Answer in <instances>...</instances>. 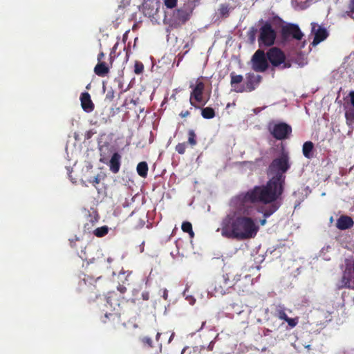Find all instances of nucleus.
Returning <instances> with one entry per match:
<instances>
[{
	"label": "nucleus",
	"mask_w": 354,
	"mask_h": 354,
	"mask_svg": "<svg viewBox=\"0 0 354 354\" xmlns=\"http://www.w3.org/2000/svg\"><path fill=\"white\" fill-rule=\"evenodd\" d=\"M270 203V201L252 189L241 193L230 201V209L222 219L221 232L222 236L239 241L254 239L259 231L258 218L254 216L255 207L252 204Z\"/></svg>",
	"instance_id": "obj_1"
},
{
	"label": "nucleus",
	"mask_w": 354,
	"mask_h": 354,
	"mask_svg": "<svg viewBox=\"0 0 354 354\" xmlns=\"http://www.w3.org/2000/svg\"><path fill=\"white\" fill-rule=\"evenodd\" d=\"M288 155L283 153L281 156L272 160L268 167V175L272 178L266 185L255 186L252 189L271 202L269 209L263 211L265 216H270L281 206L277 201L283 192L286 176L284 174L289 169Z\"/></svg>",
	"instance_id": "obj_2"
},
{
	"label": "nucleus",
	"mask_w": 354,
	"mask_h": 354,
	"mask_svg": "<svg viewBox=\"0 0 354 354\" xmlns=\"http://www.w3.org/2000/svg\"><path fill=\"white\" fill-rule=\"evenodd\" d=\"M276 35V32L272 28L271 24L268 23L265 24L259 30V37L258 39L259 46H272L274 43Z\"/></svg>",
	"instance_id": "obj_3"
},
{
	"label": "nucleus",
	"mask_w": 354,
	"mask_h": 354,
	"mask_svg": "<svg viewBox=\"0 0 354 354\" xmlns=\"http://www.w3.org/2000/svg\"><path fill=\"white\" fill-rule=\"evenodd\" d=\"M268 130L277 140L286 139L292 132L291 127L285 122H271Z\"/></svg>",
	"instance_id": "obj_4"
},
{
	"label": "nucleus",
	"mask_w": 354,
	"mask_h": 354,
	"mask_svg": "<svg viewBox=\"0 0 354 354\" xmlns=\"http://www.w3.org/2000/svg\"><path fill=\"white\" fill-rule=\"evenodd\" d=\"M266 55L273 66H279L281 68L290 67V64L285 62L286 58L283 53L277 48H270Z\"/></svg>",
	"instance_id": "obj_5"
},
{
	"label": "nucleus",
	"mask_w": 354,
	"mask_h": 354,
	"mask_svg": "<svg viewBox=\"0 0 354 354\" xmlns=\"http://www.w3.org/2000/svg\"><path fill=\"white\" fill-rule=\"evenodd\" d=\"M252 68L256 72H264L268 68L267 55L261 50H257L252 55L251 61Z\"/></svg>",
	"instance_id": "obj_6"
},
{
	"label": "nucleus",
	"mask_w": 354,
	"mask_h": 354,
	"mask_svg": "<svg viewBox=\"0 0 354 354\" xmlns=\"http://www.w3.org/2000/svg\"><path fill=\"white\" fill-rule=\"evenodd\" d=\"M229 281L228 274L223 275L222 279L218 282H215L207 288L208 295L211 297L222 296L226 293Z\"/></svg>",
	"instance_id": "obj_7"
},
{
	"label": "nucleus",
	"mask_w": 354,
	"mask_h": 354,
	"mask_svg": "<svg viewBox=\"0 0 354 354\" xmlns=\"http://www.w3.org/2000/svg\"><path fill=\"white\" fill-rule=\"evenodd\" d=\"M311 32L314 35V39L312 45L316 46L324 39L328 35V31L325 28L319 26L316 23H311Z\"/></svg>",
	"instance_id": "obj_8"
},
{
	"label": "nucleus",
	"mask_w": 354,
	"mask_h": 354,
	"mask_svg": "<svg viewBox=\"0 0 354 354\" xmlns=\"http://www.w3.org/2000/svg\"><path fill=\"white\" fill-rule=\"evenodd\" d=\"M190 87L192 88V92L191 93L189 99L190 104L197 107L193 102V99L199 103L203 102V93L205 89V84L202 82L197 81L195 86L191 84Z\"/></svg>",
	"instance_id": "obj_9"
},
{
	"label": "nucleus",
	"mask_w": 354,
	"mask_h": 354,
	"mask_svg": "<svg viewBox=\"0 0 354 354\" xmlns=\"http://www.w3.org/2000/svg\"><path fill=\"white\" fill-rule=\"evenodd\" d=\"M121 159L122 156L118 152H115L109 161H107L104 158H101L100 161L107 164L112 173L117 174L120 169Z\"/></svg>",
	"instance_id": "obj_10"
},
{
	"label": "nucleus",
	"mask_w": 354,
	"mask_h": 354,
	"mask_svg": "<svg viewBox=\"0 0 354 354\" xmlns=\"http://www.w3.org/2000/svg\"><path fill=\"white\" fill-rule=\"evenodd\" d=\"M245 92H251L254 91L260 84L261 81V76L256 75L253 73H248L245 75Z\"/></svg>",
	"instance_id": "obj_11"
},
{
	"label": "nucleus",
	"mask_w": 354,
	"mask_h": 354,
	"mask_svg": "<svg viewBox=\"0 0 354 354\" xmlns=\"http://www.w3.org/2000/svg\"><path fill=\"white\" fill-rule=\"evenodd\" d=\"M230 85L232 87L231 91L236 93H243L245 92V88L244 85H241L243 80V77L241 75H236L234 72L230 73Z\"/></svg>",
	"instance_id": "obj_12"
},
{
	"label": "nucleus",
	"mask_w": 354,
	"mask_h": 354,
	"mask_svg": "<svg viewBox=\"0 0 354 354\" xmlns=\"http://www.w3.org/2000/svg\"><path fill=\"white\" fill-rule=\"evenodd\" d=\"M353 273L351 269L346 268L343 273L342 279L338 284L339 288H354V282L352 281Z\"/></svg>",
	"instance_id": "obj_13"
},
{
	"label": "nucleus",
	"mask_w": 354,
	"mask_h": 354,
	"mask_svg": "<svg viewBox=\"0 0 354 354\" xmlns=\"http://www.w3.org/2000/svg\"><path fill=\"white\" fill-rule=\"evenodd\" d=\"M81 106L86 113H91L94 109V104L88 93L84 92L80 95Z\"/></svg>",
	"instance_id": "obj_14"
},
{
	"label": "nucleus",
	"mask_w": 354,
	"mask_h": 354,
	"mask_svg": "<svg viewBox=\"0 0 354 354\" xmlns=\"http://www.w3.org/2000/svg\"><path fill=\"white\" fill-rule=\"evenodd\" d=\"M284 30L288 34L292 35L293 38L297 40H301L304 36L299 26L296 24H289L285 27Z\"/></svg>",
	"instance_id": "obj_15"
},
{
	"label": "nucleus",
	"mask_w": 354,
	"mask_h": 354,
	"mask_svg": "<svg viewBox=\"0 0 354 354\" xmlns=\"http://www.w3.org/2000/svg\"><path fill=\"white\" fill-rule=\"evenodd\" d=\"M192 14V10L188 7H184L178 9L175 13V17L181 23L187 21Z\"/></svg>",
	"instance_id": "obj_16"
},
{
	"label": "nucleus",
	"mask_w": 354,
	"mask_h": 354,
	"mask_svg": "<svg viewBox=\"0 0 354 354\" xmlns=\"http://www.w3.org/2000/svg\"><path fill=\"white\" fill-rule=\"evenodd\" d=\"M353 219L347 216H342L337 221V227L339 230H346L353 225Z\"/></svg>",
	"instance_id": "obj_17"
},
{
	"label": "nucleus",
	"mask_w": 354,
	"mask_h": 354,
	"mask_svg": "<svg viewBox=\"0 0 354 354\" xmlns=\"http://www.w3.org/2000/svg\"><path fill=\"white\" fill-rule=\"evenodd\" d=\"M313 148L314 145L310 141H307L304 143L303 147H302V152L304 156L308 159H310L313 157Z\"/></svg>",
	"instance_id": "obj_18"
},
{
	"label": "nucleus",
	"mask_w": 354,
	"mask_h": 354,
	"mask_svg": "<svg viewBox=\"0 0 354 354\" xmlns=\"http://www.w3.org/2000/svg\"><path fill=\"white\" fill-rule=\"evenodd\" d=\"M94 72L98 76L103 77L108 73L109 68L106 66L104 62H101L95 66Z\"/></svg>",
	"instance_id": "obj_19"
},
{
	"label": "nucleus",
	"mask_w": 354,
	"mask_h": 354,
	"mask_svg": "<svg viewBox=\"0 0 354 354\" xmlns=\"http://www.w3.org/2000/svg\"><path fill=\"white\" fill-rule=\"evenodd\" d=\"M310 0H292V6L297 10H303L309 6Z\"/></svg>",
	"instance_id": "obj_20"
},
{
	"label": "nucleus",
	"mask_w": 354,
	"mask_h": 354,
	"mask_svg": "<svg viewBox=\"0 0 354 354\" xmlns=\"http://www.w3.org/2000/svg\"><path fill=\"white\" fill-rule=\"evenodd\" d=\"M138 175L142 178H145L147 176L148 165L146 162H140L138 164L136 168Z\"/></svg>",
	"instance_id": "obj_21"
},
{
	"label": "nucleus",
	"mask_w": 354,
	"mask_h": 354,
	"mask_svg": "<svg viewBox=\"0 0 354 354\" xmlns=\"http://www.w3.org/2000/svg\"><path fill=\"white\" fill-rule=\"evenodd\" d=\"M201 115L205 119H212L215 116V112L212 108L206 107L201 110Z\"/></svg>",
	"instance_id": "obj_22"
},
{
	"label": "nucleus",
	"mask_w": 354,
	"mask_h": 354,
	"mask_svg": "<svg viewBox=\"0 0 354 354\" xmlns=\"http://www.w3.org/2000/svg\"><path fill=\"white\" fill-rule=\"evenodd\" d=\"M264 205H268V207L262 206V207L258 208L257 209H256V211H257L258 212L262 213L263 215V217H264L263 219H259L258 218L259 227L261 225H264L266 223V218L268 217V216H266V217L265 216L264 213H263V211H266V210L269 209L270 206H271L270 203H266V204H264Z\"/></svg>",
	"instance_id": "obj_23"
},
{
	"label": "nucleus",
	"mask_w": 354,
	"mask_h": 354,
	"mask_svg": "<svg viewBox=\"0 0 354 354\" xmlns=\"http://www.w3.org/2000/svg\"><path fill=\"white\" fill-rule=\"evenodd\" d=\"M277 317L282 320L286 321L288 317L286 313V308L283 305H278L277 306Z\"/></svg>",
	"instance_id": "obj_24"
},
{
	"label": "nucleus",
	"mask_w": 354,
	"mask_h": 354,
	"mask_svg": "<svg viewBox=\"0 0 354 354\" xmlns=\"http://www.w3.org/2000/svg\"><path fill=\"white\" fill-rule=\"evenodd\" d=\"M109 232V227L107 226H102L97 227L93 232V234L97 237H102L107 234Z\"/></svg>",
	"instance_id": "obj_25"
},
{
	"label": "nucleus",
	"mask_w": 354,
	"mask_h": 354,
	"mask_svg": "<svg viewBox=\"0 0 354 354\" xmlns=\"http://www.w3.org/2000/svg\"><path fill=\"white\" fill-rule=\"evenodd\" d=\"M346 123L349 126L354 124V110H348L345 113Z\"/></svg>",
	"instance_id": "obj_26"
},
{
	"label": "nucleus",
	"mask_w": 354,
	"mask_h": 354,
	"mask_svg": "<svg viewBox=\"0 0 354 354\" xmlns=\"http://www.w3.org/2000/svg\"><path fill=\"white\" fill-rule=\"evenodd\" d=\"M182 230L185 232H187L192 237L194 236V232L192 230V224L189 222H184L182 224Z\"/></svg>",
	"instance_id": "obj_27"
},
{
	"label": "nucleus",
	"mask_w": 354,
	"mask_h": 354,
	"mask_svg": "<svg viewBox=\"0 0 354 354\" xmlns=\"http://www.w3.org/2000/svg\"><path fill=\"white\" fill-rule=\"evenodd\" d=\"M188 142L192 146L196 145V134L193 130H189L188 132Z\"/></svg>",
	"instance_id": "obj_28"
},
{
	"label": "nucleus",
	"mask_w": 354,
	"mask_h": 354,
	"mask_svg": "<svg viewBox=\"0 0 354 354\" xmlns=\"http://www.w3.org/2000/svg\"><path fill=\"white\" fill-rule=\"evenodd\" d=\"M144 70L143 64L140 62H136L134 64V72L137 75H140Z\"/></svg>",
	"instance_id": "obj_29"
},
{
	"label": "nucleus",
	"mask_w": 354,
	"mask_h": 354,
	"mask_svg": "<svg viewBox=\"0 0 354 354\" xmlns=\"http://www.w3.org/2000/svg\"><path fill=\"white\" fill-rule=\"evenodd\" d=\"M186 144L185 142L183 143H178L176 146V151L180 154H183L186 149Z\"/></svg>",
	"instance_id": "obj_30"
},
{
	"label": "nucleus",
	"mask_w": 354,
	"mask_h": 354,
	"mask_svg": "<svg viewBox=\"0 0 354 354\" xmlns=\"http://www.w3.org/2000/svg\"><path fill=\"white\" fill-rule=\"evenodd\" d=\"M187 290V288L185 289V290L183 292V295L185 297V299L189 302L190 305H194L195 304L196 299L192 295H188L186 294V292Z\"/></svg>",
	"instance_id": "obj_31"
},
{
	"label": "nucleus",
	"mask_w": 354,
	"mask_h": 354,
	"mask_svg": "<svg viewBox=\"0 0 354 354\" xmlns=\"http://www.w3.org/2000/svg\"><path fill=\"white\" fill-rule=\"evenodd\" d=\"M177 0H165V5L168 8H173L176 5Z\"/></svg>",
	"instance_id": "obj_32"
},
{
	"label": "nucleus",
	"mask_w": 354,
	"mask_h": 354,
	"mask_svg": "<svg viewBox=\"0 0 354 354\" xmlns=\"http://www.w3.org/2000/svg\"><path fill=\"white\" fill-rule=\"evenodd\" d=\"M286 322L288 324V325L293 328L297 324V320L296 319L288 318Z\"/></svg>",
	"instance_id": "obj_33"
},
{
	"label": "nucleus",
	"mask_w": 354,
	"mask_h": 354,
	"mask_svg": "<svg viewBox=\"0 0 354 354\" xmlns=\"http://www.w3.org/2000/svg\"><path fill=\"white\" fill-rule=\"evenodd\" d=\"M142 342L144 344H147L150 347L152 346V340L150 337H143Z\"/></svg>",
	"instance_id": "obj_34"
},
{
	"label": "nucleus",
	"mask_w": 354,
	"mask_h": 354,
	"mask_svg": "<svg viewBox=\"0 0 354 354\" xmlns=\"http://www.w3.org/2000/svg\"><path fill=\"white\" fill-rule=\"evenodd\" d=\"M220 12L222 15H225L228 12V8L226 6H221L220 8Z\"/></svg>",
	"instance_id": "obj_35"
},
{
	"label": "nucleus",
	"mask_w": 354,
	"mask_h": 354,
	"mask_svg": "<svg viewBox=\"0 0 354 354\" xmlns=\"http://www.w3.org/2000/svg\"><path fill=\"white\" fill-rule=\"evenodd\" d=\"M350 100L352 106L354 107V91H351L349 93Z\"/></svg>",
	"instance_id": "obj_36"
},
{
	"label": "nucleus",
	"mask_w": 354,
	"mask_h": 354,
	"mask_svg": "<svg viewBox=\"0 0 354 354\" xmlns=\"http://www.w3.org/2000/svg\"><path fill=\"white\" fill-rule=\"evenodd\" d=\"M254 34H255V30L254 29V28H252L250 30V37L252 41L254 40Z\"/></svg>",
	"instance_id": "obj_37"
},
{
	"label": "nucleus",
	"mask_w": 354,
	"mask_h": 354,
	"mask_svg": "<svg viewBox=\"0 0 354 354\" xmlns=\"http://www.w3.org/2000/svg\"><path fill=\"white\" fill-rule=\"evenodd\" d=\"M162 297L166 300L168 298V291L166 288L162 289Z\"/></svg>",
	"instance_id": "obj_38"
},
{
	"label": "nucleus",
	"mask_w": 354,
	"mask_h": 354,
	"mask_svg": "<svg viewBox=\"0 0 354 354\" xmlns=\"http://www.w3.org/2000/svg\"><path fill=\"white\" fill-rule=\"evenodd\" d=\"M349 9H350L351 12L354 13V0H351L350 3H349Z\"/></svg>",
	"instance_id": "obj_39"
},
{
	"label": "nucleus",
	"mask_w": 354,
	"mask_h": 354,
	"mask_svg": "<svg viewBox=\"0 0 354 354\" xmlns=\"http://www.w3.org/2000/svg\"><path fill=\"white\" fill-rule=\"evenodd\" d=\"M118 290L121 293H124V292H126V290H127V288H126V287H125V286H120H120L118 287Z\"/></svg>",
	"instance_id": "obj_40"
},
{
	"label": "nucleus",
	"mask_w": 354,
	"mask_h": 354,
	"mask_svg": "<svg viewBox=\"0 0 354 354\" xmlns=\"http://www.w3.org/2000/svg\"><path fill=\"white\" fill-rule=\"evenodd\" d=\"M142 297L144 300H148L149 298V294L147 292H142Z\"/></svg>",
	"instance_id": "obj_41"
},
{
	"label": "nucleus",
	"mask_w": 354,
	"mask_h": 354,
	"mask_svg": "<svg viewBox=\"0 0 354 354\" xmlns=\"http://www.w3.org/2000/svg\"><path fill=\"white\" fill-rule=\"evenodd\" d=\"M91 183H93V185H97L100 183V179H99V177L98 176H95L94 177L93 180H91L90 181Z\"/></svg>",
	"instance_id": "obj_42"
},
{
	"label": "nucleus",
	"mask_w": 354,
	"mask_h": 354,
	"mask_svg": "<svg viewBox=\"0 0 354 354\" xmlns=\"http://www.w3.org/2000/svg\"><path fill=\"white\" fill-rule=\"evenodd\" d=\"M189 115V111H186L185 112H181L180 115L182 117V118H185V117H187V115Z\"/></svg>",
	"instance_id": "obj_43"
},
{
	"label": "nucleus",
	"mask_w": 354,
	"mask_h": 354,
	"mask_svg": "<svg viewBox=\"0 0 354 354\" xmlns=\"http://www.w3.org/2000/svg\"><path fill=\"white\" fill-rule=\"evenodd\" d=\"M104 53H100V54L98 55V57H97L98 60H100V59L104 57Z\"/></svg>",
	"instance_id": "obj_44"
},
{
	"label": "nucleus",
	"mask_w": 354,
	"mask_h": 354,
	"mask_svg": "<svg viewBox=\"0 0 354 354\" xmlns=\"http://www.w3.org/2000/svg\"><path fill=\"white\" fill-rule=\"evenodd\" d=\"M160 336V333H158L157 335H156V340H158Z\"/></svg>",
	"instance_id": "obj_45"
},
{
	"label": "nucleus",
	"mask_w": 354,
	"mask_h": 354,
	"mask_svg": "<svg viewBox=\"0 0 354 354\" xmlns=\"http://www.w3.org/2000/svg\"><path fill=\"white\" fill-rule=\"evenodd\" d=\"M205 322H203L202 323V326H201V328L198 330H201L203 328V326H205Z\"/></svg>",
	"instance_id": "obj_46"
},
{
	"label": "nucleus",
	"mask_w": 354,
	"mask_h": 354,
	"mask_svg": "<svg viewBox=\"0 0 354 354\" xmlns=\"http://www.w3.org/2000/svg\"><path fill=\"white\" fill-rule=\"evenodd\" d=\"M124 274V272H123V271L120 272V274Z\"/></svg>",
	"instance_id": "obj_47"
},
{
	"label": "nucleus",
	"mask_w": 354,
	"mask_h": 354,
	"mask_svg": "<svg viewBox=\"0 0 354 354\" xmlns=\"http://www.w3.org/2000/svg\"><path fill=\"white\" fill-rule=\"evenodd\" d=\"M266 331H267V332L264 333V335L268 334V332H269L270 330H267Z\"/></svg>",
	"instance_id": "obj_48"
},
{
	"label": "nucleus",
	"mask_w": 354,
	"mask_h": 354,
	"mask_svg": "<svg viewBox=\"0 0 354 354\" xmlns=\"http://www.w3.org/2000/svg\"><path fill=\"white\" fill-rule=\"evenodd\" d=\"M266 331H267V332L264 333V335L268 334V332H269L270 330H267Z\"/></svg>",
	"instance_id": "obj_49"
},
{
	"label": "nucleus",
	"mask_w": 354,
	"mask_h": 354,
	"mask_svg": "<svg viewBox=\"0 0 354 354\" xmlns=\"http://www.w3.org/2000/svg\"><path fill=\"white\" fill-rule=\"evenodd\" d=\"M266 331H267V332L264 333V335L268 334V332H269L270 330H267Z\"/></svg>",
	"instance_id": "obj_50"
},
{
	"label": "nucleus",
	"mask_w": 354,
	"mask_h": 354,
	"mask_svg": "<svg viewBox=\"0 0 354 354\" xmlns=\"http://www.w3.org/2000/svg\"><path fill=\"white\" fill-rule=\"evenodd\" d=\"M172 337H173V335H171V336L170 337L169 342L171 341V339H172Z\"/></svg>",
	"instance_id": "obj_51"
},
{
	"label": "nucleus",
	"mask_w": 354,
	"mask_h": 354,
	"mask_svg": "<svg viewBox=\"0 0 354 354\" xmlns=\"http://www.w3.org/2000/svg\"><path fill=\"white\" fill-rule=\"evenodd\" d=\"M87 138H90V134H88V135H87Z\"/></svg>",
	"instance_id": "obj_52"
}]
</instances>
